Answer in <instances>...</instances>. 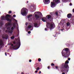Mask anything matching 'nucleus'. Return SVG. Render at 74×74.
<instances>
[{
  "instance_id": "obj_1",
  "label": "nucleus",
  "mask_w": 74,
  "mask_h": 74,
  "mask_svg": "<svg viewBox=\"0 0 74 74\" xmlns=\"http://www.w3.org/2000/svg\"><path fill=\"white\" fill-rule=\"evenodd\" d=\"M15 28H16V25H15V23H14L13 24L12 26L11 27H8L6 28L7 30H6V32L7 33L8 32L9 33L12 34V33L13 32H14V30Z\"/></svg>"
},
{
  "instance_id": "obj_2",
  "label": "nucleus",
  "mask_w": 74,
  "mask_h": 74,
  "mask_svg": "<svg viewBox=\"0 0 74 74\" xmlns=\"http://www.w3.org/2000/svg\"><path fill=\"white\" fill-rule=\"evenodd\" d=\"M69 51V49L68 48H66L64 49H63L62 52V53L64 54V58H68L69 57L70 55V52H68V51Z\"/></svg>"
},
{
  "instance_id": "obj_3",
  "label": "nucleus",
  "mask_w": 74,
  "mask_h": 74,
  "mask_svg": "<svg viewBox=\"0 0 74 74\" xmlns=\"http://www.w3.org/2000/svg\"><path fill=\"white\" fill-rule=\"evenodd\" d=\"M69 63V61L68 60H67L65 62L64 66V69H65V70L61 71L62 72H65V73H66V72H68V71H69V67L67 64H68Z\"/></svg>"
},
{
  "instance_id": "obj_4",
  "label": "nucleus",
  "mask_w": 74,
  "mask_h": 74,
  "mask_svg": "<svg viewBox=\"0 0 74 74\" xmlns=\"http://www.w3.org/2000/svg\"><path fill=\"white\" fill-rule=\"evenodd\" d=\"M28 10L26 8H23L21 10V14L23 16H26L27 14Z\"/></svg>"
},
{
  "instance_id": "obj_5",
  "label": "nucleus",
  "mask_w": 74,
  "mask_h": 74,
  "mask_svg": "<svg viewBox=\"0 0 74 74\" xmlns=\"http://www.w3.org/2000/svg\"><path fill=\"white\" fill-rule=\"evenodd\" d=\"M10 16H11L7 14L5 17H4V16H2L1 17V19H2L4 20H7V21H9V22H11V19H10V18H9L8 17H10Z\"/></svg>"
},
{
  "instance_id": "obj_6",
  "label": "nucleus",
  "mask_w": 74,
  "mask_h": 74,
  "mask_svg": "<svg viewBox=\"0 0 74 74\" xmlns=\"http://www.w3.org/2000/svg\"><path fill=\"white\" fill-rule=\"evenodd\" d=\"M21 46V41L20 40H19L18 42H17V44L16 45H14L13 47H12V48L16 50L18 49L20 46Z\"/></svg>"
},
{
  "instance_id": "obj_7",
  "label": "nucleus",
  "mask_w": 74,
  "mask_h": 74,
  "mask_svg": "<svg viewBox=\"0 0 74 74\" xmlns=\"http://www.w3.org/2000/svg\"><path fill=\"white\" fill-rule=\"evenodd\" d=\"M12 25V23L11 22L7 23L5 25V27H3V30H6L7 27H8L10 26H11Z\"/></svg>"
},
{
  "instance_id": "obj_8",
  "label": "nucleus",
  "mask_w": 74,
  "mask_h": 74,
  "mask_svg": "<svg viewBox=\"0 0 74 74\" xmlns=\"http://www.w3.org/2000/svg\"><path fill=\"white\" fill-rule=\"evenodd\" d=\"M55 27V24L53 23H51L50 24L49 28L50 29V30H51V29H54Z\"/></svg>"
},
{
  "instance_id": "obj_9",
  "label": "nucleus",
  "mask_w": 74,
  "mask_h": 74,
  "mask_svg": "<svg viewBox=\"0 0 74 74\" xmlns=\"http://www.w3.org/2000/svg\"><path fill=\"white\" fill-rule=\"evenodd\" d=\"M28 29H31V28H32V29L31 30H32L33 29V24L32 23H29L28 26H27Z\"/></svg>"
},
{
  "instance_id": "obj_10",
  "label": "nucleus",
  "mask_w": 74,
  "mask_h": 74,
  "mask_svg": "<svg viewBox=\"0 0 74 74\" xmlns=\"http://www.w3.org/2000/svg\"><path fill=\"white\" fill-rule=\"evenodd\" d=\"M2 37L3 38L7 40L8 38V36L6 34H4L2 36Z\"/></svg>"
},
{
  "instance_id": "obj_11",
  "label": "nucleus",
  "mask_w": 74,
  "mask_h": 74,
  "mask_svg": "<svg viewBox=\"0 0 74 74\" xmlns=\"http://www.w3.org/2000/svg\"><path fill=\"white\" fill-rule=\"evenodd\" d=\"M43 1L45 4H48L50 3L49 0H43Z\"/></svg>"
},
{
  "instance_id": "obj_12",
  "label": "nucleus",
  "mask_w": 74,
  "mask_h": 74,
  "mask_svg": "<svg viewBox=\"0 0 74 74\" xmlns=\"http://www.w3.org/2000/svg\"><path fill=\"white\" fill-rule=\"evenodd\" d=\"M51 7H52V8L55 7L56 6L55 3H54L53 2H51Z\"/></svg>"
},
{
  "instance_id": "obj_13",
  "label": "nucleus",
  "mask_w": 74,
  "mask_h": 74,
  "mask_svg": "<svg viewBox=\"0 0 74 74\" xmlns=\"http://www.w3.org/2000/svg\"><path fill=\"white\" fill-rule=\"evenodd\" d=\"M53 1L56 3H59L60 2V0H53Z\"/></svg>"
},
{
  "instance_id": "obj_14",
  "label": "nucleus",
  "mask_w": 74,
  "mask_h": 74,
  "mask_svg": "<svg viewBox=\"0 0 74 74\" xmlns=\"http://www.w3.org/2000/svg\"><path fill=\"white\" fill-rule=\"evenodd\" d=\"M46 17L47 18V19H52V16L51 15H49L46 16Z\"/></svg>"
},
{
  "instance_id": "obj_15",
  "label": "nucleus",
  "mask_w": 74,
  "mask_h": 74,
  "mask_svg": "<svg viewBox=\"0 0 74 74\" xmlns=\"http://www.w3.org/2000/svg\"><path fill=\"white\" fill-rule=\"evenodd\" d=\"M71 16H72V14L70 13L68 14L67 15L68 18H70Z\"/></svg>"
},
{
  "instance_id": "obj_16",
  "label": "nucleus",
  "mask_w": 74,
  "mask_h": 74,
  "mask_svg": "<svg viewBox=\"0 0 74 74\" xmlns=\"http://www.w3.org/2000/svg\"><path fill=\"white\" fill-rule=\"evenodd\" d=\"M42 20L43 22H46L47 21V18L44 17L42 18Z\"/></svg>"
},
{
  "instance_id": "obj_17",
  "label": "nucleus",
  "mask_w": 74,
  "mask_h": 74,
  "mask_svg": "<svg viewBox=\"0 0 74 74\" xmlns=\"http://www.w3.org/2000/svg\"><path fill=\"white\" fill-rule=\"evenodd\" d=\"M35 16L36 19H39V18H40V17H39V16L38 15H37V14H35Z\"/></svg>"
},
{
  "instance_id": "obj_18",
  "label": "nucleus",
  "mask_w": 74,
  "mask_h": 74,
  "mask_svg": "<svg viewBox=\"0 0 74 74\" xmlns=\"http://www.w3.org/2000/svg\"><path fill=\"white\" fill-rule=\"evenodd\" d=\"M3 44V41L2 40H0V45H2Z\"/></svg>"
},
{
  "instance_id": "obj_19",
  "label": "nucleus",
  "mask_w": 74,
  "mask_h": 74,
  "mask_svg": "<svg viewBox=\"0 0 74 74\" xmlns=\"http://www.w3.org/2000/svg\"><path fill=\"white\" fill-rule=\"evenodd\" d=\"M34 26L36 27H37L38 26V24H37V23H34Z\"/></svg>"
},
{
  "instance_id": "obj_20",
  "label": "nucleus",
  "mask_w": 74,
  "mask_h": 74,
  "mask_svg": "<svg viewBox=\"0 0 74 74\" xmlns=\"http://www.w3.org/2000/svg\"><path fill=\"white\" fill-rule=\"evenodd\" d=\"M32 14L29 15L28 16V18L29 19V18H30V17H32Z\"/></svg>"
},
{
  "instance_id": "obj_21",
  "label": "nucleus",
  "mask_w": 74,
  "mask_h": 74,
  "mask_svg": "<svg viewBox=\"0 0 74 74\" xmlns=\"http://www.w3.org/2000/svg\"><path fill=\"white\" fill-rule=\"evenodd\" d=\"M55 14L56 15V16H58V12L56 11L55 12Z\"/></svg>"
},
{
  "instance_id": "obj_22",
  "label": "nucleus",
  "mask_w": 74,
  "mask_h": 74,
  "mask_svg": "<svg viewBox=\"0 0 74 74\" xmlns=\"http://www.w3.org/2000/svg\"><path fill=\"white\" fill-rule=\"evenodd\" d=\"M66 25L68 26H69L70 25V23H66Z\"/></svg>"
},
{
  "instance_id": "obj_23",
  "label": "nucleus",
  "mask_w": 74,
  "mask_h": 74,
  "mask_svg": "<svg viewBox=\"0 0 74 74\" xmlns=\"http://www.w3.org/2000/svg\"><path fill=\"white\" fill-rule=\"evenodd\" d=\"M62 1H65V2H67L69 1V0H62Z\"/></svg>"
},
{
  "instance_id": "obj_24",
  "label": "nucleus",
  "mask_w": 74,
  "mask_h": 74,
  "mask_svg": "<svg viewBox=\"0 0 74 74\" xmlns=\"http://www.w3.org/2000/svg\"><path fill=\"white\" fill-rule=\"evenodd\" d=\"M11 39H14V38H15V37L14 36H13L10 37Z\"/></svg>"
},
{
  "instance_id": "obj_25",
  "label": "nucleus",
  "mask_w": 74,
  "mask_h": 74,
  "mask_svg": "<svg viewBox=\"0 0 74 74\" xmlns=\"http://www.w3.org/2000/svg\"><path fill=\"white\" fill-rule=\"evenodd\" d=\"M38 62H40V61H41V59L40 58H39L38 59Z\"/></svg>"
},
{
  "instance_id": "obj_26",
  "label": "nucleus",
  "mask_w": 74,
  "mask_h": 74,
  "mask_svg": "<svg viewBox=\"0 0 74 74\" xmlns=\"http://www.w3.org/2000/svg\"><path fill=\"white\" fill-rule=\"evenodd\" d=\"M36 70H40V68L39 67H37L36 69Z\"/></svg>"
},
{
  "instance_id": "obj_27",
  "label": "nucleus",
  "mask_w": 74,
  "mask_h": 74,
  "mask_svg": "<svg viewBox=\"0 0 74 74\" xmlns=\"http://www.w3.org/2000/svg\"><path fill=\"white\" fill-rule=\"evenodd\" d=\"M11 13H12V12L11 11H10L8 12V14H11Z\"/></svg>"
},
{
  "instance_id": "obj_28",
  "label": "nucleus",
  "mask_w": 74,
  "mask_h": 74,
  "mask_svg": "<svg viewBox=\"0 0 74 74\" xmlns=\"http://www.w3.org/2000/svg\"><path fill=\"white\" fill-rule=\"evenodd\" d=\"M51 66H55V64H53V63H52L51 64Z\"/></svg>"
},
{
  "instance_id": "obj_29",
  "label": "nucleus",
  "mask_w": 74,
  "mask_h": 74,
  "mask_svg": "<svg viewBox=\"0 0 74 74\" xmlns=\"http://www.w3.org/2000/svg\"><path fill=\"white\" fill-rule=\"evenodd\" d=\"M45 31H47V30H48V28H45Z\"/></svg>"
},
{
  "instance_id": "obj_30",
  "label": "nucleus",
  "mask_w": 74,
  "mask_h": 74,
  "mask_svg": "<svg viewBox=\"0 0 74 74\" xmlns=\"http://www.w3.org/2000/svg\"><path fill=\"white\" fill-rule=\"evenodd\" d=\"M28 34H30V33H31V32H30V31H28Z\"/></svg>"
},
{
  "instance_id": "obj_31",
  "label": "nucleus",
  "mask_w": 74,
  "mask_h": 74,
  "mask_svg": "<svg viewBox=\"0 0 74 74\" xmlns=\"http://www.w3.org/2000/svg\"><path fill=\"white\" fill-rule=\"evenodd\" d=\"M13 17H16V15H15V14H14L13 16Z\"/></svg>"
},
{
  "instance_id": "obj_32",
  "label": "nucleus",
  "mask_w": 74,
  "mask_h": 74,
  "mask_svg": "<svg viewBox=\"0 0 74 74\" xmlns=\"http://www.w3.org/2000/svg\"><path fill=\"white\" fill-rule=\"evenodd\" d=\"M68 60H70V58H68Z\"/></svg>"
},
{
  "instance_id": "obj_33",
  "label": "nucleus",
  "mask_w": 74,
  "mask_h": 74,
  "mask_svg": "<svg viewBox=\"0 0 74 74\" xmlns=\"http://www.w3.org/2000/svg\"><path fill=\"white\" fill-rule=\"evenodd\" d=\"M14 21H15V22H17V20H16V19H14Z\"/></svg>"
},
{
  "instance_id": "obj_34",
  "label": "nucleus",
  "mask_w": 74,
  "mask_h": 74,
  "mask_svg": "<svg viewBox=\"0 0 74 74\" xmlns=\"http://www.w3.org/2000/svg\"><path fill=\"white\" fill-rule=\"evenodd\" d=\"M62 27H64V24H62Z\"/></svg>"
},
{
  "instance_id": "obj_35",
  "label": "nucleus",
  "mask_w": 74,
  "mask_h": 74,
  "mask_svg": "<svg viewBox=\"0 0 74 74\" xmlns=\"http://www.w3.org/2000/svg\"><path fill=\"white\" fill-rule=\"evenodd\" d=\"M50 66H48L47 67L48 69H49L50 68Z\"/></svg>"
},
{
  "instance_id": "obj_36",
  "label": "nucleus",
  "mask_w": 74,
  "mask_h": 74,
  "mask_svg": "<svg viewBox=\"0 0 74 74\" xmlns=\"http://www.w3.org/2000/svg\"><path fill=\"white\" fill-rule=\"evenodd\" d=\"M29 62H32V60H29Z\"/></svg>"
},
{
  "instance_id": "obj_37",
  "label": "nucleus",
  "mask_w": 74,
  "mask_h": 74,
  "mask_svg": "<svg viewBox=\"0 0 74 74\" xmlns=\"http://www.w3.org/2000/svg\"><path fill=\"white\" fill-rule=\"evenodd\" d=\"M70 5H72V3H70Z\"/></svg>"
},
{
  "instance_id": "obj_38",
  "label": "nucleus",
  "mask_w": 74,
  "mask_h": 74,
  "mask_svg": "<svg viewBox=\"0 0 74 74\" xmlns=\"http://www.w3.org/2000/svg\"><path fill=\"white\" fill-rule=\"evenodd\" d=\"M35 73H37V72H38V71H35Z\"/></svg>"
},
{
  "instance_id": "obj_39",
  "label": "nucleus",
  "mask_w": 74,
  "mask_h": 74,
  "mask_svg": "<svg viewBox=\"0 0 74 74\" xmlns=\"http://www.w3.org/2000/svg\"><path fill=\"white\" fill-rule=\"evenodd\" d=\"M5 56H7V53L6 52L5 53Z\"/></svg>"
},
{
  "instance_id": "obj_40",
  "label": "nucleus",
  "mask_w": 74,
  "mask_h": 74,
  "mask_svg": "<svg viewBox=\"0 0 74 74\" xmlns=\"http://www.w3.org/2000/svg\"><path fill=\"white\" fill-rule=\"evenodd\" d=\"M63 30H64V29H61V31H63Z\"/></svg>"
},
{
  "instance_id": "obj_41",
  "label": "nucleus",
  "mask_w": 74,
  "mask_h": 74,
  "mask_svg": "<svg viewBox=\"0 0 74 74\" xmlns=\"http://www.w3.org/2000/svg\"><path fill=\"white\" fill-rule=\"evenodd\" d=\"M73 12H74V8L73 10Z\"/></svg>"
},
{
  "instance_id": "obj_42",
  "label": "nucleus",
  "mask_w": 74,
  "mask_h": 74,
  "mask_svg": "<svg viewBox=\"0 0 74 74\" xmlns=\"http://www.w3.org/2000/svg\"><path fill=\"white\" fill-rule=\"evenodd\" d=\"M56 68L57 69H58V66H56Z\"/></svg>"
},
{
  "instance_id": "obj_43",
  "label": "nucleus",
  "mask_w": 74,
  "mask_h": 74,
  "mask_svg": "<svg viewBox=\"0 0 74 74\" xmlns=\"http://www.w3.org/2000/svg\"><path fill=\"white\" fill-rule=\"evenodd\" d=\"M13 44H11V46H13Z\"/></svg>"
},
{
  "instance_id": "obj_44",
  "label": "nucleus",
  "mask_w": 74,
  "mask_h": 74,
  "mask_svg": "<svg viewBox=\"0 0 74 74\" xmlns=\"http://www.w3.org/2000/svg\"><path fill=\"white\" fill-rule=\"evenodd\" d=\"M27 24H28L27 23H26V25H27Z\"/></svg>"
},
{
  "instance_id": "obj_45",
  "label": "nucleus",
  "mask_w": 74,
  "mask_h": 74,
  "mask_svg": "<svg viewBox=\"0 0 74 74\" xmlns=\"http://www.w3.org/2000/svg\"><path fill=\"white\" fill-rule=\"evenodd\" d=\"M41 71H40L39 72V74H41Z\"/></svg>"
},
{
  "instance_id": "obj_46",
  "label": "nucleus",
  "mask_w": 74,
  "mask_h": 74,
  "mask_svg": "<svg viewBox=\"0 0 74 74\" xmlns=\"http://www.w3.org/2000/svg\"><path fill=\"white\" fill-rule=\"evenodd\" d=\"M29 3V1H27V2H26V3Z\"/></svg>"
},
{
  "instance_id": "obj_47",
  "label": "nucleus",
  "mask_w": 74,
  "mask_h": 74,
  "mask_svg": "<svg viewBox=\"0 0 74 74\" xmlns=\"http://www.w3.org/2000/svg\"><path fill=\"white\" fill-rule=\"evenodd\" d=\"M62 74H65V73H62Z\"/></svg>"
},
{
  "instance_id": "obj_48",
  "label": "nucleus",
  "mask_w": 74,
  "mask_h": 74,
  "mask_svg": "<svg viewBox=\"0 0 74 74\" xmlns=\"http://www.w3.org/2000/svg\"><path fill=\"white\" fill-rule=\"evenodd\" d=\"M72 22H74V19H73L72 21Z\"/></svg>"
},
{
  "instance_id": "obj_49",
  "label": "nucleus",
  "mask_w": 74,
  "mask_h": 74,
  "mask_svg": "<svg viewBox=\"0 0 74 74\" xmlns=\"http://www.w3.org/2000/svg\"><path fill=\"white\" fill-rule=\"evenodd\" d=\"M13 44H15V42H13Z\"/></svg>"
},
{
  "instance_id": "obj_50",
  "label": "nucleus",
  "mask_w": 74,
  "mask_h": 74,
  "mask_svg": "<svg viewBox=\"0 0 74 74\" xmlns=\"http://www.w3.org/2000/svg\"><path fill=\"white\" fill-rule=\"evenodd\" d=\"M40 14H41V15L42 16V14H41V13H40Z\"/></svg>"
},
{
  "instance_id": "obj_51",
  "label": "nucleus",
  "mask_w": 74,
  "mask_h": 74,
  "mask_svg": "<svg viewBox=\"0 0 74 74\" xmlns=\"http://www.w3.org/2000/svg\"><path fill=\"white\" fill-rule=\"evenodd\" d=\"M37 12H35V13H37Z\"/></svg>"
},
{
  "instance_id": "obj_52",
  "label": "nucleus",
  "mask_w": 74,
  "mask_h": 74,
  "mask_svg": "<svg viewBox=\"0 0 74 74\" xmlns=\"http://www.w3.org/2000/svg\"><path fill=\"white\" fill-rule=\"evenodd\" d=\"M35 68H36V67H37V66L36 67V66H34Z\"/></svg>"
},
{
  "instance_id": "obj_53",
  "label": "nucleus",
  "mask_w": 74,
  "mask_h": 74,
  "mask_svg": "<svg viewBox=\"0 0 74 74\" xmlns=\"http://www.w3.org/2000/svg\"><path fill=\"white\" fill-rule=\"evenodd\" d=\"M52 13H51L50 14H51V15H52Z\"/></svg>"
},
{
  "instance_id": "obj_54",
  "label": "nucleus",
  "mask_w": 74,
  "mask_h": 74,
  "mask_svg": "<svg viewBox=\"0 0 74 74\" xmlns=\"http://www.w3.org/2000/svg\"><path fill=\"white\" fill-rule=\"evenodd\" d=\"M10 56H11V55H10Z\"/></svg>"
},
{
  "instance_id": "obj_55",
  "label": "nucleus",
  "mask_w": 74,
  "mask_h": 74,
  "mask_svg": "<svg viewBox=\"0 0 74 74\" xmlns=\"http://www.w3.org/2000/svg\"><path fill=\"white\" fill-rule=\"evenodd\" d=\"M22 74H23V73H22Z\"/></svg>"
},
{
  "instance_id": "obj_56",
  "label": "nucleus",
  "mask_w": 74,
  "mask_h": 74,
  "mask_svg": "<svg viewBox=\"0 0 74 74\" xmlns=\"http://www.w3.org/2000/svg\"><path fill=\"white\" fill-rule=\"evenodd\" d=\"M47 27H48L47 26Z\"/></svg>"
},
{
  "instance_id": "obj_57",
  "label": "nucleus",
  "mask_w": 74,
  "mask_h": 74,
  "mask_svg": "<svg viewBox=\"0 0 74 74\" xmlns=\"http://www.w3.org/2000/svg\"><path fill=\"white\" fill-rule=\"evenodd\" d=\"M0 25H1L0 23Z\"/></svg>"
},
{
  "instance_id": "obj_58",
  "label": "nucleus",
  "mask_w": 74,
  "mask_h": 74,
  "mask_svg": "<svg viewBox=\"0 0 74 74\" xmlns=\"http://www.w3.org/2000/svg\"><path fill=\"white\" fill-rule=\"evenodd\" d=\"M1 31H0V32H1Z\"/></svg>"
}]
</instances>
